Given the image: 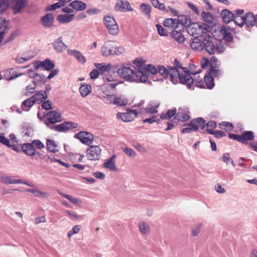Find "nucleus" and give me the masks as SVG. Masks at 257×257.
<instances>
[{
	"label": "nucleus",
	"instance_id": "7c9ffc66",
	"mask_svg": "<svg viewBox=\"0 0 257 257\" xmlns=\"http://www.w3.org/2000/svg\"><path fill=\"white\" fill-rule=\"evenodd\" d=\"M112 42H108L106 45L101 47V53L103 56H108L111 55Z\"/></svg>",
	"mask_w": 257,
	"mask_h": 257
},
{
	"label": "nucleus",
	"instance_id": "a18cd8bd",
	"mask_svg": "<svg viewBox=\"0 0 257 257\" xmlns=\"http://www.w3.org/2000/svg\"><path fill=\"white\" fill-rule=\"evenodd\" d=\"M140 9L141 12L150 18V13L152 10V7L149 4H142L140 6Z\"/></svg>",
	"mask_w": 257,
	"mask_h": 257
},
{
	"label": "nucleus",
	"instance_id": "f257e3e1",
	"mask_svg": "<svg viewBox=\"0 0 257 257\" xmlns=\"http://www.w3.org/2000/svg\"><path fill=\"white\" fill-rule=\"evenodd\" d=\"M44 116L46 118L45 123L47 127L57 132L65 133L78 126L77 123L72 121H65L61 124H55L62 121L61 113L56 110L50 111L46 114L44 113Z\"/></svg>",
	"mask_w": 257,
	"mask_h": 257
},
{
	"label": "nucleus",
	"instance_id": "ddd939ff",
	"mask_svg": "<svg viewBox=\"0 0 257 257\" xmlns=\"http://www.w3.org/2000/svg\"><path fill=\"white\" fill-rule=\"evenodd\" d=\"M53 48L57 52L61 53L64 51L67 47V45L63 42L62 37H60L56 39L52 43Z\"/></svg>",
	"mask_w": 257,
	"mask_h": 257
},
{
	"label": "nucleus",
	"instance_id": "4be33fe9",
	"mask_svg": "<svg viewBox=\"0 0 257 257\" xmlns=\"http://www.w3.org/2000/svg\"><path fill=\"white\" fill-rule=\"evenodd\" d=\"M0 143L7 146L9 148H12L13 150L18 152L17 146L15 144H11L10 140L7 139L4 134H0Z\"/></svg>",
	"mask_w": 257,
	"mask_h": 257
},
{
	"label": "nucleus",
	"instance_id": "2f4dec72",
	"mask_svg": "<svg viewBox=\"0 0 257 257\" xmlns=\"http://www.w3.org/2000/svg\"><path fill=\"white\" fill-rule=\"evenodd\" d=\"M46 146L47 149L51 152L55 153L59 151L57 145L55 141L52 140H47Z\"/></svg>",
	"mask_w": 257,
	"mask_h": 257
},
{
	"label": "nucleus",
	"instance_id": "a878e982",
	"mask_svg": "<svg viewBox=\"0 0 257 257\" xmlns=\"http://www.w3.org/2000/svg\"><path fill=\"white\" fill-rule=\"evenodd\" d=\"M91 86L85 83L81 84L79 88L80 94L83 97H85L89 95L91 92Z\"/></svg>",
	"mask_w": 257,
	"mask_h": 257
},
{
	"label": "nucleus",
	"instance_id": "39448f33",
	"mask_svg": "<svg viewBox=\"0 0 257 257\" xmlns=\"http://www.w3.org/2000/svg\"><path fill=\"white\" fill-rule=\"evenodd\" d=\"M180 69H182L185 74L180 73V76L178 78V82L182 84H186L188 88H191L194 83V79L191 76V74H193L195 75L198 74L201 70L193 73L190 72L188 68L182 66V68Z\"/></svg>",
	"mask_w": 257,
	"mask_h": 257
},
{
	"label": "nucleus",
	"instance_id": "393cba45",
	"mask_svg": "<svg viewBox=\"0 0 257 257\" xmlns=\"http://www.w3.org/2000/svg\"><path fill=\"white\" fill-rule=\"evenodd\" d=\"M28 3V0H17L15 5L13 6L15 14L20 13L22 9Z\"/></svg>",
	"mask_w": 257,
	"mask_h": 257
},
{
	"label": "nucleus",
	"instance_id": "b1692460",
	"mask_svg": "<svg viewBox=\"0 0 257 257\" xmlns=\"http://www.w3.org/2000/svg\"><path fill=\"white\" fill-rule=\"evenodd\" d=\"M241 143L243 144H247V142L252 141L254 138V134L252 131H246L241 135Z\"/></svg>",
	"mask_w": 257,
	"mask_h": 257
},
{
	"label": "nucleus",
	"instance_id": "09e8293b",
	"mask_svg": "<svg viewBox=\"0 0 257 257\" xmlns=\"http://www.w3.org/2000/svg\"><path fill=\"white\" fill-rule=\"evenodd\" d=\"M58 193L61 196L67 199L72 203L76 205H79L81 201L77 198H73L72 196L69 195L65 194L61 192L58 191Z\"/></svg>",
	"mask_w": 257,
	"mask_h": 257
},
{
	"label": "nucleus",
	"instance_id": "5701e85b",
	"mask_svg": "<svg viewBox=\"0 0 257 257\" xmlns=\"http://www.w3.org/2000/svg\"><path fill=\"white\" fill-rule=\"evenodd\" d=\"M0 181L6 184H16L21 182V179H16L8 176H0Z\"/></svg>",
	"mask_w": 257,
	"mask_h": 257
},
{
	"label": "nucleus",
	"instance_id": "6e6d98bb",
	"mask_svg": "<svg viewBox=\"0 0 257 257\" xmlns=\"http://www.w3.org/2000/svg\"><path fill=\"white\" fill-rule=\"evenodd\" d=\"M8 29V23L5 21L0 23V38L4 39V35Z\"/></svg>",
	"mask_w": 257,
	"mask_h": 257
},
{
	"label": "nucleus",
	"instance_id": "72a5a7b5",
	"mask_svg": "<svg viewBox=\"0 0 257 257\" xmlns=\"http://www.w3.org/2000/svg\"><path fill=\"white\" fill-rule=\"evenodd\" d=\"M111 55H119L124 52V49L122 46H117L115 42H112Z\"/></svg>",
	"mask_w": 257,
	"mask_h": 257
},
{
	"label": "nucleus",
	"instance_id": "c03bdc74",
	"mask_svg": "<svg viewBox=\"0 0 257 257\" xmlns=\"http://www.w3.org/2000/svg\"><path fill=\"white\" fill-rule=\"evenodd\" d=\"M175 118L179 121L185 122L188 120L190 118V116L187 112L182 111L178 112L175 115Z\"/></svg>",
	"mask_w": 257,
	"mask_h": 257
},
{
	"label": "nucleus",
	"instance_id": "79ce46f5",
	"mask_svg": "<svg viewBox=\"0 0 257 257\" xmlns=\"http://www.w3.org/2000/svg\"><path fill=\"white\" fill-rule=\"evenodd\" d=\"M204 48L210 55H213L215 53L216 44L213 42L205 43Z\"/></svg>",
	"mask_w": 257,
	"mask_h": 257
},
{
	"label": "nucleus",
	"instance_id": "c756f323",
	"mask_svg": "<svg viewBox=\"0 0 257 257\" xmlns=\"http://www.w3.org/2000/svg\"><path fill=\"white\" fill-rule=\"evenodd\" d=\"M171 36L174 40L179 43H183L185 40V38L182 33L176 30L173 31L171 33Z\"/></svg>",
	"mask_w": 257,
	"mask_h": 257
},
{
	"label": "nucleus",
	"instance_id": "ea45409f",
	"mask_svg": "<svg viewBox=\"0 0 257 257\" xmlns=\"http://www.w3.org/2000/svg\"><path fill=\"white\" fill-rule=\"evenodd\" d=\"M208 74L211 77H217L222 74V72L219 69H215L213 64H211L208 70L207 71Z\"/></svg>",
	"mask_w": 257,
	"mask_h": 257
},
{
	"label": "nucleus",
	"instance_id": "49530a36",
	"mask_svg": "<svg viewBox=\"0 0 257 257\" xmlns=\"http://www.w3.org/2000/svg\"><path fill=\"white\" fill-rule=\"evenodd\" d=\"M10 76L7 78V80H12L19 76H22L24 73H18L14 68H10L8 70Z\"/></svg>",
	"mask_w": 257,
	"mask_h": 257
},
{
	"label": "nucleus",
	"instance_id": "7ed1b4c3",
	"mask_svg": "<svg viewBox=\"0 0 257 257\" xmlns=\"http://www.w3.org/2000/svg\"><path fill=\"white\" fill-rule=\"evenodd\" d=\"M158 73H159V65L157 68L152 64H148L136 71V76L139 82H146L148 80L150 73L156 74Z\"/></svg>",
	"mask_w": 257,
	"mask_h": 257
},
{
	"label": "nucleus",
	"instance_id": "9b49d317",
	"mask_svg": "<svg viewBox=\"0 0 257 257\" xmlns=\"http://www.w3.org/2000/svg\"><path fill=\"white\" fill-rule=\"evenodd\" d=\"M186 29L190 35L198 38L200 34L202 32L203 28L198 23L192 22Z\"/></svg>",
	"mask_w": 257,
	"mask_h": 257
},
{
	"label": "nucleus",
	"instance_id": "2eb2a0df",
	"mask_svg": "<svg viewBox=\"0 0 257 257\" xmlns=\"http://www.w3.org/2000/svg\"><path fill=\"white\" fill-rule=\"evenodd\" d=\"M67 52L69 55L73 56L79 63L83 64L86 62V59L85 57L79 51L76 50L68 49Z\"/></svg>",
	"mask_w": 257,
	"mask_h": 257
},
{
	"label": "nucleus",
	"instance_id": "0e129e2a",
	"mask_svg": "<svg viewBox=\"0 0 257 257\" xmlns=\"http://www.w3.org/2000/svg\"><path fill=\"white\" fill-rule=\"evenodd\" d=\"M219 126L220 128L222 130H225L224 128L223 127V126L228 127L229 131H232L233 130V124L229 122L223 121L219 123Z\"/></svg>",
	"mask_w": 257,
	"mask_h": 257
},
{
	"label": "nucleus",
	"instance_id": "69168bd1",
	"mask_svg": "<svg viewBox=\"0 0 257 257\" xmlns=\"http://www.w3.org/2000/svg\"><path fill=\"white\" fill-rule=\"evenodd\" d=\"M231 159L230 158V154L228 153H224L222 156L220 158V161H222L226 165L229 164Z\"/></svg>",
	"mask_w": 257,
	"mask_h": 257
},
{
	"label": "nucleus",
	"instance_id": "680f3d73",
	"mask_svg": "<svg viewBox=\"0 0 257 257\" xmlns=\"http://www.w3.org/2000/svg\"><path fill=\"white\" fill-rule=\"evenodd\" d=\"M80 229V226L79 225H74L72 229L69 230L68 232L67 235L69 238L71 237L73 235L79 232Z\"/></svg>",
	"mask_w": 257,
	"mask_h": 257
},
{
	"label": "nucleus",
	"instance_id": "a211bd4d",
	"mask_svg": "<svg viewBox=\"0 0 257 257\" xmlns=\"http://www.w3.org/2000/svg\"><path fill=\"white\" fill-rule=\"evenodd\" d=\"M116 156L113 155L109 159L106 160L103 164V167L111 171H117V168L115 164Z\"/></svg>",
	"mask_w": 257,
	"mask_h": 257
},
{
	"label": "nucleus",
	"instance_id": "c9c22d12",
	"mask_svg": "<svg viewBox=\"0 0 257 257\" xmlns=\"http://www.w3.org/2000/svg\"><path fill=\"white\" fill-rule=\"evenodd\" d=\"M178 24H181L183 26L186 27V28L192 23L190 18L185 15H180L178 18Z\"/></svg>",
	"mask_w": 257,
	"mask_h": 257
},
{
	"label": "nucleus",
	"instance_id": "bf43d9fd",
	"mask_svg": "<svg viewBox=\"0 0 257 257\" xmlns=\"http://www.w3.org/2000/svg\"><path fill=\"white\" fill-rule=\"evenodd\" d=\"M156 27L157 28L158 33V34L161 36H168V32L167 31L166 29L163 27L162 26H161L160 24H157L156 25Z\"/></svg>",
	"mask_w": 257,
	"mask_h": 257
},
{
	"label": "nucleus",
	"instance_id": "20e7f679",
	"mask_svg": "<svg viewBox=\"0 0 257 257\" xmlns=\"http://www.w3.org/2000/svg\"><path fill=\"white\" fill-rule=\"evenodd\" d=\"M132 64H123L117 70V73L120 77L124 78L125 80L130 82H139L136 76L135 72L131 69Z\"/></svg>",
	"mask_w": 257,
	"mask_h": 257
},
{
	"label": "nucleus",
	"instance_id": "1a4fd4ad",
	"mask_svg": "<svg viewBox=\"0 0 257 257\" xmlns=\"http://www.w3.org/2000/svg\"><path fill=\"white\" fill-rule=\"evenodd\" d=\"M114 9L116 12L121 13L133 11L134 10L130 3L125 0H117Z\"/></svg>",
	"mask_w": 257,
	"mask_h": 257
},
{
	"label": "nucleus",
	"instance_id": "9d476101",
	"mask_svg": "<svg viewBox=\"0 0 257 257\" xmlns=\"http://www.w3.org/2000/svg\"><path fill=\"white\" fill-rule=\"evenodd\" d=\"M74 137L79 139L82 143L87 145H90L94 139L93 135L87 132H79L75 135Z\"/></svg>",
	"mask_w": 257,
	"mask_h": 257
},
{
	"label": "nucleus",
	"instance_id": "423d86ee",
	"mask_svg": "<svg viewBox=\"0 0 257 257\" xmlns=\"http://www.w3.org/2000/svg\"><path fill=\"white\" fill-rule=\"evenodd\" d=\"M103 20L104 24L107 28L110 34L113 36H116L119 34V27L113 17L110 16H105Z\"/></svg>",
	"mask_w": 257,
	"mask_h": 257
},
{
	"label": "nucleus",
	"instance_id": "774afa93",
	"mask_svg": "<svg viewBox=\"0 0 257 257\" xmlns=\"http://www.w3.org/2000/svg\"><path fill=\"white\" fill-rule=\"evenodd\" d=\"M32 143L38 149H42L45 147L44 145L39 140H35Z\"/></svg>",
	"mask_w": 257,
	"mask_h": 257
},
{
	"label": "nucleus",
	"instance_id": "c85d7f7f",
	"mask_svg": "<svg viewBox=\"0 0 257 257\" xmlns=\"http://www.w3.org/2000/svg\"><path fill=\"white\" fill-rule=\"evenodd\" d=\"M34 99H36V103L42 102L44 100L47 98V95L46 91L41 90L33 95Z\"/></svg>",
	"mask_w": 257,
	"mask_h": 257
},
{
	"label": "nucleus",
	"instance_id": "0eeeda50",
	"mask_svg": "<svg viewBox=\"0 0 257 257\" xmlns=\"http://www.w3.org/2000/svg\"><path fill=\"white\" fill-rule=\"evenodd\" d=\"M241 23H240V27H242L245 25L247 28H250L255 26V15L252 12L246 13L240 19Z\"/></svg>",
	"mask_w": 257,
	"mask_h": 257
},
{
	"label": "nucleus",
	"instance_id": "603ef678",
	"mask_svg": "<svg viewBox=\"0 0 257 257\" xmlns=\"http://www.w3.org/2000/svg\"><path fill=\"white\" fill-rule=\"evenodd\" d=\"M139 227L140 231L143 234H147L150 231V226L144 222L140 223Z\"/></svg>",
	"mask_w": 257,
	"mask_h": 257
},
{
	"label": "nucleus",
	"instance_id": "13d9d810",
	"mask_svg": "<svg viewBox=\"0 0 257 257\" xmlns=\"http://www.w3.org/2000/svg\"><path fill=\"white\" fill-rule=\"evenodd\" d=\"M31 77L35 79L37 82L44 83L46 82V78L44 75L34 73Z\"/></svg>",
	"mask_w": 257,
	"mask_h": 257
},
{
	"label": "nucleus",
	"instance_id": "4d7b16f0",
	"mask_svg": "<svg viewBox=\"0 0 257 257\" xmlns=\"http://www.w3.org/2000/svg\"><path fill=\"white\" fill-rule=\"evenodd\" d=\"M9 6L8 0H0V14L5 12Z\"/></svg>",
	"mask_w": 257,
	"mask_h": 257
},
{
	"label": "nucleus",
	"instance_id": "6ab92c4d",
	"mask_svg": "<svg viewBox=\"0 0 257 257\" xmlns=\"http://www.w3.org/2000/svg\"><path fill=\"white\" fill-rule=\"evenodd\" d=\"M220 16L223 21L226 24H228L232 21V19L234 18L233 13L227 9L223 10L221 12Z\"/></svg>",
	"mask_w": 257,
	"mask_h": 257
},
{
	"label": "nucleus",
	"instance_id": "6e6552de",
	"mask_svg": "<svg viewBox=\"0 0 257 257\" xmlns=\"http://www.w3.org/2000/svg\"><path fill=\"white\" fill-rule=\"evenodd\" d=\"M86 153L88 159L91 161L98 160L100 157L101 150L98 146H90Z\"/></svg>",
	"mask_w": 257,
	"mask_h": 257
},
{
	"label": "nucleus",
	"instance_id": "8fccbe9b",
	"mask_svg": "<svg viewBox=\"0 0 257 257\" xmlns=\"http://www.w3.org/2000/svg\"><path fill=\"white\" fill-rule=\"evenodd\" d=\"M206 132L209 134L214 135L215 137L218 139L221 138L226 136L225 133L221 131L217 130L214 131L213 130H212V129L208 128L206 129Z\"/></svg>",
	"mask_w": 257,
	"mask_h": 257
},
{
	"label": "nucleus",
	"instance_id": "e433bc0d",
	"mask_svg": "<svg viewBox=\"0 0 257 257\" xmlns=\"http://www.w3.org/2000/svg\"><path fill=\"white\" fill-rule=\"evenodd\" d=\"M204 82L208 89H212L214 86V78L208 73L204 77Z\"/></svg>",
	"mask_w": 257,
	"mask_h": 257
},
{
	"label": "nucleus",
	"instance_id": "4468645a",
	"mask_svg": "<svg viewBox=\"0 0 257 257\" xmlns=\"http://www.w3.org/2000/svg\"><path fill=\"white\" fill-rule=\"evenodd\" d=\"M187 125L193 126L195 131H197L199 127L204 130L205 128V120L202 117H198L191 120Z\"/></svg>",
	"mask_w": 257,
	"mask_h": 257
},
{
	"label": "nucleus",
	"instance_id": "4c0bfd02",
	"mask_svg": "<svg viewBox=\"0 0 257 257\" xmlns=\"http://www.w3.org/2000/svg\"><path fill=\"white\" fill-rule=\"evenodd\" d=\"M177 109L174 108L169 109L166 113H162L160 115V118L162 119H169L174 115H176Z\"/></svg>",
	"mask_w": 257,
	"mask_h": 257
},
{
	"label": "nucleus",
	"instance_id": "052dcab7",
	"mask_svg": "<svg viewBox=\"0 0 257 257\" xmlns=\"http://www.w3.org/2000/svg\"><path fill=\"white\" fill-rule=\"evenodd\" d=\"M200 36L203 38L204 41L205 42V43H208L212 41V37L206 32H204L203 31L200 34Z\"/></svg>",
	"mask_w": 257,
	"mask_h": 257
},
{
	"label": "nucleus",
	"instance_id": "cd10ccee",
	"mask_svg": "<svg viewBox=\"0 0 257 257\" xmlns=\"http://www.w3.org/2000/svg\"><path fill=\"white\" fill-rule=\"evenodd\" d=\"M126 112H118L116 114V117L118 119H121L123 121L129 122L134 119L133 116L130 114L129 111Z\"/></svg>",
	"mask_w": 257,
	"mask_h": 257
},
{
	"label": "nucleus",
	"instance_id": "864d4df0",
	"mask_svg": "<svg viewBox=\"0 0 257 257\" xmlns=\"http://www.w3.org/2000/svg\"><path fill=\"white\" fill-rule=\"evenodd\" d=\"M127 99L125 98L116 97L113 104L117 106H124L127 104Z\"/></svg>",
	"mask_w": 257,
	"mask_h": 257
},
{
	"label": "nucleus",
	"instance_id": "58836bf2",
	"mask_svg": "<svg viewBox=\"0 0 257 257\" xmlns=\"http://www.w3.org/2000/svg\"><path fill=\"white\" fill-rule=\"evenodd\" d=\"M43 68L44 70L47 71H51L55 67V63L54 62L49 58H47L43 61Z\"/></svg>",
	"mask_w": 257,
	"mask_h": 257
},
{
	"label": "nucleus",
	"instance_id": "338daca9",
	"mask_svg": "<svg viewBox=\"0 0 257 257\" xmlns=\"http://www.w3.org/2000/svg\"><path fill=\"white\" fill-rule=\"evenodd\" d=\"M62 7H63V6L61 4V2H58L56 3L53 5L49 6L47 8V11H53V10H55L57 9L60 8Z\"/></svg>",
	"mask_w": 257,
	"mask_h": 257
},
{
	"label": "nucleus",
	"instance_id": "3c124183",
	"mask_svg": "<svg viewBox=\"0 0 257 257\" xmlns=\"http://www.w3.org/2000/svg\"><path fill=\"white\" fill-rule=\"evenodd\" d=\"M35 103H36V99H34V97L31 96V97L26 99L22 103V107H31Z\"/></svg>",
	"mask_w": 257,
	"mask_h": 257
},
{
	"label": "nucleus",
	"instance_id": "37998d69",
	"mask_svg": "<svg viewBox=\"0 0 257 257\" xmlns=\"http://www.w3.org/2000/svg\"><path fill=\"white\" fill-rule=\"evenodd\" d=\"M36 88V83L34 81L31 84L28 85L25 89V91L23 92V95L25 96H30L33 93Z\"/></svg>",
	"mask_w": 257,
	"mask_h": 257
},
{
	"label": "nucleus",
	"instance_id": "f03ea898",
	"mask_svg": "<svg viewBox=\"0 0 257 257\" xmlns=\"http://www.w3.org/2000/svg\"><path fill=\"white\" fill-rule=\"evenodd\" d=\"M173 65V67L168 66L167 67H166L164 65H159V74L165 79L169 77L171 82L176 84L178 82V78L180 76L179 69L182 68V66L177 59L174 60Z\"/></svg>",
	"mask_w": 257,
	"mask_h": 257
},
{
	"label": "nucleus",
	"instance_id": "473e14b6",
	"mask_svg": "<svg viewBox=\"0 0 257 257\" xmlns=\"http://www.w3.org/2000/svg\"><path fill=\"white\" fill-rule=\"evenodd\" d=\"M74 17L73 14L59 15L57 17V20L61 23H68L72 20Z\"/></svg>",
	"mask_w": 257,
	"mask_h": 257
},
{
	"label": "nucleus",
	"instance_id": "f8f14e48",
	"mask_svg": "<svg viewBox=\"0 0 257 257\" xmlns=\"http://www.w3.org/2000/svg\"><path fill=\"white\" fill-rule=\"evenodd\" d=\"M190 47L192 49L196 51H201L204 48L205 43L197 37L191 38L189 42Z\"/></svg>",
	"mask_w": 257,
	"mask_h": 257
},
{
	"label": "nucleus",
	"instance_id": "a19ab883",
	"mask_svg": "<svg viewBox=\"0 0 257 257\" xmlns=\"http://www.w3.org/2000/svg\"><path fill=\"white\" fill-rule=\"evenodd\" d=\"M150 2L155 8L164 12H168V10L166 8L165 5L164 3H161L159 0H150Z\"/></svg>",
	"mask_w": 257,
	"mask_h": 257
},
{
	"label": "nucleus",
	"instance_id": "e2e57ef3",
	"mask_svg": "<svg viewBox=\"0 0 257 257\" xmlns=\"http://www.w3.org/2000/svg\"><path fill=\"white\" fill-rule=\"evenodd\" d=\"M122 150L125 154L129 157H135L136 155V153L135 151L131 148H122Z\"/></svg>",
	"mask_w": 257,
	"mask_h": 257
},
{
	"label": "nucleus",
	"instance_id": "f3484780",
	"mask_svg": "<svg viewBox=\"0 0 257 257\" xmlns=\"http://www.w3.org/2000/svg\"><path fill=\"white\" fill-rule=\"evenodd\" d=\"M230 30V29L225 26H222L220 30L223 39L227 42H232L233 39V35Z\"/></svg>",
	"mask_w": 257,
	"mask_h": 257
},
{
	"label": "nucleus",
	"instance_id": "5fc2aeb1",
	"mask_svg": "<svg viewBox=\"0 0 257 257\" xmlns=\"http://www.w3.org/2000/svg\"><path fill=\"white\" fill-rule=\"evenodd\" d=\"M202 18L203 20L208 23H211L213 20V17L209 12H203L201 14Z\"/></svg>",
	"mask_w": 257,
	"mask_h": 257
},
{
	"label": "nucleus",
	"instance_id": "de8ad7c7",
	"mask_svg": "<svg viewBox=\"0 0 257 257\" xmlns=\"http://www.w3.org/2000/svg\"><path fill=\"white\" fill-rule=\"evenodd\" d=\"M158 107H159L158 105H156L154 107L148 106L146 108H141L139 113H144L145 112H146L147 113H149V114L155 113L158 112L157 108H158Z\"/></svg>",
	"mask_w": 257,
	"mask_h": 257
},
{
	"label": "nucleus",
	"instance_id": "412c9836",
	"mask_svg": "<svg viewBox=\"0 0 257 257\" xmlns=\"http://www.w3.org/2000/svg\"><path fill=\"white\" fill-rule=\"evenodd\" d=\"M69 6L73 9L77 11H83L85 10L87 7L86 4L85 3L78 0H75L69 4Z\"/></svg>",
	"mask_w": 257,
	"mask_h": 257
},
{
	"label": "nucleus",
	"instance_id": "bb28decb",
	"mask_svg": "<svg viewBox=\"0 0 257 257\" xmlns=\"http://www.w3.org/2000/svg\"><path fill=\"white\" fill-rule=\"evenodd\" d=\"M95 67L98 70L100 74H102L104 72H108L111 70L112 65L111 64L105 65L104 63H94Z\"/></svg>",
	"mask_w": 257,
	"mask_h": 257
},
{
	"label": "nucleus",
	"instance_id": "f704fd0d",
	"mask_svg": "<svg viewBox=\"0 0 257 257\" xmlns=\"http://www.w3.org/2000/svg\"><path fill=\"white\" fill-rule=\"evenodd\" d=\"M178 22L176 19L168 18L164 21V25L165 27L172 28H176L178 27Z\"/></svg>",
	"mask_w": 257,
	"mask_h": 257
},
{
	"label": "nucleus",
	"instance_id": "aec40b11",
	"mask_svg": "<svg viewBox=\"0 0 257 257\" xmlns=\"http://www.w3.org/2000/svg\"><path fill=\"white\" fill-rule=\"evenodd\" d=\"M23 151L27 155L33 156L36 154V150L32 143H25L22 146Z\"/></svg>",
	"mask_w": 257,
	"mask_h": 257
},
{
	"label": "nucleus",
	"instance_id": "dca6fc26",
	"mask_svg": "<svg viewBox=\"0 0 257 257\" xmlns=\"http://www.w3.org/2000/svg\"><path fill=\"white\" fill-rule=\"evenodd\" d=\"M42 25L46 28H50L53 26L54 18L52 14H47L41 19Z\"/></svg>",
	"mask_w": 257,
	"mask_h": 257
}]
</instances>
